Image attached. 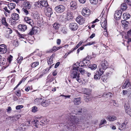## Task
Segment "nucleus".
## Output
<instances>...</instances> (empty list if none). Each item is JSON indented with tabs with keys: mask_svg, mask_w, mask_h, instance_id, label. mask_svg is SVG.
<instances>
[{
	"mask_svg": "<svg viewBox=\"0 0 131 131\" xmlns=\"http://www.w3.org/2000/svg\"><path fill=\"white\" fill-rule=\"evenodd\" d=\"M123 16L124 19L127 20L130 18V15L129 14L124 13L123 14Z\"/></svg>",
	"mask_w": 131,
	"mask_h": 131,
	"instance_id": "40",
	"label": "nucleus"
},
{
	"mask_svg": "<svg viewBox=\"0 0 131 131\" xmlns=\"http://www.w3.org/2000/svg\"><path fill=\"white\" fill-rule=\"evenodd\" d=\"M27 29V26L24 24H19L18 26V29L22 31H25Z\"/></svg>",
	"mask_w": 131,
	"mask_h": 131,
	"instance_id": "20",
	"label": "nucleus"
},
{
	"mask_svg": "<svg viewBox=\"0 0 131 131\" xmlns=\"http://www.w3.org/2000/svg\"><path fill=\"white\" fill-rule=\"evenodd\" d=\"M41 8L43 7H47L48 5V2L46 1H41Z\"/></svg>",
	"mask_w": 131,
	"mask_h": 131,
	"instance_id": "34",
	"label": "nucleus"
},
{
	"mask_svg": "<svg viewBox=\"0 0 131 131\" xmlns=\"http://www.w3.org/2000/svg\"><path fill=\"white\" fill-rule=\"evenodd\" d=\"M6 33L5 34V36L6 38H9L10 37L9 35L12 33L13 30L7 27H6Z\"/></svg>",
	"mask_w": 131,
	"mask_h": 131,
	"instance_id": "16",
	"label": "nucleus"
},
{
	"mask_svg": "<svg viewBox=\"0 0 131 131\" xmlns=\"http://www.w3.org/2000/svg\"><path fill=\"white\" fill-rule=\"evenodd\" d=\"M69 117L68 119V123L67 124V127L69 128L72 126H75L79 124L81 121V119L77 116H74L71 113L68 114Z\"/></svg>",
	"mask_w": 131,
	"mask_h": 131,
	"instance_id": "1",
	"label": "nucleus"
},
{
	"mask_svg": "<svg viewBox=\"0 0 131 131\" xmlns=\"http://www.w3.org/2000/svg\"><path fill=\"white\" fill-rule=\"evenodd\" d=\"M24 20L26 21V23L32 26L34 24V23L30 17L26 16L24 18Z\"/></svg>",
	"mask_w": 131,
	"mask_h": 131,
	"instance_id": "17",
	"label": "nucleus"
},
{
	"mask_svg": "<svg viewBox=\"0 0 131 131\" xmlns=\"http://www.w3.org/2000/svg\"><path fill=\"white\" fill-rule=\"evenodd\" d=\"M90 61L89 60L86 59V58H84L82 61H81L80 63L77 62L79 66L82 67H85L86 66L88 65L90 63Z\"/></svg>",
	"mask_w": 131,
	"mask_h": 131,
	"instance_id": "6",
	"label": "nucleus"
},
{
	"mask_svg": "<svg viewBox=\"0 0 131 131\" xmlns=\"http://www.w3.org/2000/svg\"><path fill=\"white\" fill-rule=\"evenodd\" d=\"M7 51L6 46L4 44L0 45V53L4 54Z\"/></svg>",
	"mask_w": 131,
	"mask_h": 131,
	"instance_id": "13",
	"label": "nucleus"
},
{
	"mask_svg": "<svg viewBox=\"0 0 131 131\" xmlns=\"http://www.w3.org/2000/svg\"><path fill=\"white\" fill-rule=\"evenodd\" d=\"M75 20L80 25L83 24L85 22V19L81 15L79 16L76 17Z\"/></svg>",
	"mask_w": 131,
	"mask_h": 131,
	"instance_id": "10",
	"label": "nucleus"
},
{
	"mask_svg": "<svg viewBox=\"0 0 131 131\" xmlns=\"http://www.w3.org/2000/svg\"><path fill=\"white\" fill-rule=\"evenodd\" d=\"M107 123V122L106 120L104 119H103L101 121L100 123V126H101L103 124H106Z\"/></svg>",
	"mask_w": 131,
	"mask_h": 131,
	"instance_id": "48",
	"label": "nucleus"
},
{
	"mask_svg": "<svg viewBox=\"0 0 131 131\" xmlns=\"http://www.w3.org/2000/svg\"><path fill=\"white\" fill-rule=\"evenodd\" d=\"M127 123V122L125 121L124 123H123L121 125H120V123H118L120 125L119 126L118 129L120 130H123L126 129V124Z\"/></svg>",
	"mask_w": 131,
	"mask_h": 131,
	"instance_id": "24",
	"label": "nucleus"
},
{
	"mask_svg": "<svg viewBox=\"0 0 131 131\" xmlns=\"http://www.w3.org/2000/svg\"><path fill=\"white\" fill-rule=\"evenodd\" d=\"M32 124H33V126L36 127V128L38 127V126L39 125V121L36 119L32 122Z\"/></svg>",
	"mask_w": 131,
	"mask_h": 131,
	"instance_id": "39",
	"label": "nucleus"
},
{
	"mask_svg": "<svg viewBox=\"0 0 131 131\" xmlns=\"http://www.w3.org/2000/svg\"><path fill=\"white\" fill-rule=\"evenodd\" d=\"M83 93L86 95L84 96V98H85V100L87 102L90 101L92 98L91 93L92 90L89 89L84 88L83 90Z\"/></svg>",
	"mask_w": 131,
	"mask_h": 131,
	"instance_id": "2",
	"label": "nucleus"
},
{
	"mask_svg": "<svg viewBox=\"0 0 131 131\" xmlns=\"http://www.w3.org/2000/svg\"><path fill=\"white\" fill-rule=\"evenodd\" d=\"M79 72L82 74H83L85 73H86L87 76L89 77L91 75L90 73L88 72L85 71V70L83 68H79Z\"/></svg>",
	"mask_w": 131,
	"mask_h": 131,
	"instance_id": "27",
	"label": "nucleus"
},
{
	"mask_svg": "<svg viewBox=\"0 0 131 131\" xmlns=\"http://www.w3.org/2000/svg\"><path fill=\"white\" fill-rule=\"evenodd\" d=\"M70 8L74 10L77 8V5L76 3L74 1H72L70 3Z\"/></svg>",
	"mask_w": 131,
	"mask_h": 131,
	"instance_id": "28",
	"label": "nucleus"
},
{
	"mask_svg": "<svg viewBox=\"0 0 131 131\" xmlns=\"http://www.w3.org/2000/svg\"><path fill=\"white\" fill-rule=\"evenodd\" d=\"M3 9L5 11L8 13L9 14L10 13V10H8V9L7 7H5L4 8H3Z\"/></svg>",
	"mask_w": 131,
	"mask_h": 131,
	"instance_id": "63",
	"label": "nucleus"
},
{
	"mask_svg": "<svg viewBox=\"0 0 131 131\" xmlns=\"http://www.w3.org/2000/svg\"><path fill=\"white\" fill-rule=\"evenodd\" d=\"M101 68H100L99 70L96 71L95 74L94 75V78L96 80H99L101 75L104 73L103 71Z\"/></svg>",
	"mask_w": 131,
	"mask_h": 131,
	"instance_id": "4",
	"label": "nucleus"
},
{
	"mask_svg": "<svg viewBox=\"0 0 131 131\" xmlns=\"http://www.w3.org/2000/svg\"><path fill=\"white\" fill-rule=\"evenodd\" d=\"M15 93L18 97H19L21 96V92L20 91V90H18L16 91L15 92Z\"/></svg>",
	"mask_w": 131,
	"mask_h": 131,
	"instance_id": "56",
	"label": "nucleus"
},
{
	"mask_svg": "<svg viewBox=\"0 0 131 131\" xmlns=\"http://www.w3.org/2000/svg\"><path fill=\"white\" fill-rule=\"evenodd\" d=\"M47 63L48 64L49 66H51V65L53 63V60L50 59H47Z\"/></svg>",
	"mask_w": 131,
	"mask_h": 131,
	"instance_id": "51",
	"label": "nucleus"
},
{
	"mask_svg": "<svg viewBox=\"0 0 131 131\" xmlns=\"http://www.w3.org/2000/svg\"><path fill=\"white\" fill-rule=\"evenodd\" d=\"M58 74L56 70H55L54 71L52 72V74L53 76H56Z\"/></svg>",
	"mask_w": 131,
	"mask_h": 131,
	"instance_id": "64",
	"label": "nucleus"
},
{
	"mask_svg": "<svg viewBox=\"0 0 131 131\" xmlns=\"http://www.w3.org/2000/svg\"><path fill=\"white\" fill-rule=\"evenodd\" d=\"M80 66H77V67H73V70L74 71H77L78 72L79 70V67Z\"/></svg>",
	"mask_w": 131,
	"mask_h": 131,
	"instance_id": "62",
	"label": "nucleus"
},
{
	"mask_svg": "<svg viewBox=\"0 0 131 131\" xmlns=\"http://www.w3.org/2000/svg\"><path fill=\"white\" fill-rule=\"evenodd\" d=\"M54 64H52L51 66H50L49 67L47 68L46 69H44L42 74L39 76L40 77H42L44 74H46L49 71L50 69L52 68V66Z\"/></svg>",
	"mask_w": 131,
	"mask_h": 131,
	"instance_id": "23",
	"label": "nucleus"
},
{
	"mask_svg": "<svg viewBox=\"0 0 131 131\" xmlns=\"http://www.w3.org/2000/svg\"><path fill=\"white\" fill-rule=\"evenodd\" d=\"M107 77L105 75L102 77L101 79L102 81L104 82H106L107 81Z\"/></svg>",
	"mask_w": 131,
	"mask_h": 131,
	"instance_id": "46",
	"label": "nucleus"
},
{
	"mask_svg": "<svg viewBox=\"0 0 131 131\" xmlns=\"http://www.w3.org/2000/svg\"><path fill=\"white\" fill-rule=\"evenodd\" d=\"M100 23H101V27L104 29V30H106L107 25V19L102 17L101 18Z\"/></svg>",
	"mask_w": 131,
	"mask_h": 131,
	"instance_id": "9",
	"label": "nucleus"
},
{
	"mask_svg": "<svg viewBox=\"0 0 131 131\" xmlns=\"http://www.w3.org/2000/svg\"><path fill=\"white\" fill-rule=\"evenodd\" d=\"M35 29L34 27H32L29 30V32L27 34L29 35L32 36L34 34Z\"/></svg>",
	"mask_w": 131,
	"mask_h": 131,
	"instance_id": "35",
	"label": "nucleus"
},
{
	"mask_svg": "<svg viewBox=\"0 0 131 131\" xmlns=\"http://www.w3.org/2000/svg\"><path fill=\"white\" fill-rule=\"evenodd\" d=\"M85 46H84V45L83 46L79 48L77 50V53L79 54L80 51L83 50L84 49Z\"/></svg>",
	"mask_w": 131,
	"mask_h": 131,
	"instance_id": "50",
	"label": "nucleus"
},
{
	"mask_svg": "<svg viewBox=\"0 0 131 131\" xmlns=\"http://www.w3.org/2000/svg\"><path fill=\"white\" fill-rule=\"evenodd\" d=\"M21 2L22 3V6L23 7L25 8L29 9L31 7V5L30 2L27 1H22Z\"/></svg>",
	"mask_w": 131,
	"mask_h": 131,
	"instance_id": "12",
	"label": "nucleus"
},
{
	"mask_svg": "<svg viewBox=\"0 0 131 131\" xmlns=\"http://www.w3.org/2000/svg\"><path fill=\"white\" fill-rule=\"evenodd\" d=\"M23 107V106L22 105H18L16 106V110H19Z\"/></svg>",
	"mask_w": 131,
	"mask_h": 131,
	"instance_id": "61",
	"label": "nucleus"
},
{
	"mask_svg": "<svg viewBox=\"0 0 131 131\" xmlns=\"http://www.w3.org/2000/svg\"><path fill=\"white\" fill-rule=\"evenodd\" d=\"M125 2L127 4L131 6V0H125Z\"/></svg>",
	"mask_w": 131,
	"mask_h": 131,
	"instance_id": "57",
	"label": "nucleus"
},
{
	"mask_svg": "<svg viewBox=\"0 0 131 131\" xmlns=\"http://www.w3.org/2000/svg\"><path fill=\"white\" fill-rule=\"evenodd\" d=\"M89 68H90L92 70H95L97 68V65L96 64H90L89 66Z\"/></svg>",
	"mask_w": 131,
	"mask_h": 131,
	"instance_id": "36",
	"label": "nucleus"
},
{
	"mask_svg": "<svg viewBox=\"0 0 131 131\" xmlns=\"http://www.w3.org/2000/svg\"><path fill=\"white\" fill-rule=\"evenodd\" d=\"M90 3L94 5L97 4L98 3V0H90Z\"/></svg>",
	"mask_w": 131,
	"mask_h": 131,
	"instance_id": "49",
	"label": "nucleus"
},
{
	"mask_svg": "<svg viewBox=\"0 0 131 131\" xmlns=\"http://www.w3.org/2000/svg\"><path fill=\"white\" fill-rule=\"evenodd\" d=\"M1 21V23L2 25L6 27H8L9 25L7 22L6 18L5 17H4L2 18Z\"/></svg>",
	"mask_w": 131,
	"mask_h": 131,
	"instance_id": "26",
	"label": "nucleus"
},
{
	"mask_svg": "<svg viewBox=\"0 0 131 131\" xmlns=\"http://www.w3.org/2000/svg\"><path fill=\"white\" fill-rule=\"evenodd\" d=\"M17 35L20 38H24L26 36V35L22 34H20L18 32H17Z\"/></svg>",
	"mask_w": 131,
	"mask_h": 131,
	"instance_id": "47",
	"label": "nucleus"
},
{
	"mask_svg": "<svg viewBox=\"0 0 131 131\" xmlns=\"http://www.w3.org/2000/svg\"><path fill=\"white\" fill-rule=\"evenodd\" d=\"M80 110H81L79 111L76 112V115H77V114H84V113L83 112V113H82L83 112L82 111V108H81V109H80Z\"/></svg>",
	"mask_w": 131,
	"mask_h": 131,
	"instance_id": "60",
	"label": "nucleus"
},
{
	"mask_svg": "<svg viewBox=\"0 0 131 131\" xmlns=\"http://www.w3.org/2000/svg\"><path fill=\"white\" fill-rule=\"evenodd\" d=\"M27 9L25 8H23L22 9L23 11L24 12V13L26 15H27L29 13Z\"/></svg>",
	"mask_w": 131,
	"mask_h": 131,
	"instance_id": "54",
	"label": "nucleus"
},
{
	"mask_svg": "<svg viewBox=\"0 0 131 131\" xmlns=\"http://www.w3.org/2000/svg\"><path fill=\"white\" fill-rule=\"evenodd\" d=\"M124 107L126 113L131 116V109L130 108L129 104L127 103V104L125 103Z\"/></svg>",
	"mask_w": 131,
	"mask_h": 131,
	"instance_id": "15",
	"label": "nucleus"
},
{
	"mask_svg": "<svg viewBox=\"0 0 131 131\" xmlns=\"http://www.w3.org/2000/svg\"><path fill=\"white\" fill-rule=\"evenodd\" d=\"M8 7L10 10H12L15 8L16 4L15 3H11L8 4Z\"/></svg>",
	"mask_w": 131,
	"mask_h": 131,
	"instance_id": "37",
	"label": "nucleus"
},
{
	"mask_svg": "<svg viewBox=\"0 0 131 131\" xmlns=\"http://www.w3.org/2000/svg\"><path fill=\"white\" fill-rule=\"evenodd\" d=\"M45 12V14L46 16L49 17H50L51 15L52 14V9L51 8L49 7H48L47 8Z\"/></svg>",
	"mask_w": 131,
	"mask_h": 131,
	"instance_id": "19",
	"label": "nucleus"
},
{
	"mask_svg": "<svg viewBox=\"0 0 131 131\" xmlns=\"http://www.w3.org/2000/svg\"><path fill=\"white\" fill-rule=\"evenodd\" d=\"M47 79L46 80V82L47 83H50L52 82L53 81L54 79H55V78L54 77L51 76L49 75L47 77Z\"/></svg>",
	"mask_w": 131,
	"mask_h": 131,
	"instance_id": "31",
	"label": "nucleus"
},
{
	"mask_svg": "<svg viewBox=\"0 0 131 131\" xmlns=\"http://www.w3.org/2000/svg\"><path fill=\"white\" fill-rule=\"evenodd\" d=\"M122 12L121 10H117L115 11L114 14V18L116 20H118L121 18Z\"/></svg>",
	"mask_w": 131,
	"mask_h": 131,
	"instance_id": "14",
	"label": "nucleus"
},
{
	"mask_svg": "<svg viewBox=\"0 0 131 131\" xmlns=\"http://www.w3.org/2000/svg\"><path fill=\"white\" fill-rule=\"evenodd\" d=\"M122 23L123 24L125 27H127L128 24V23L125 20H123L122 21Z\"/></svg>",
	"mask_w": 131,
	"mask_h": 131,
	"instance_id": "53",
	"label": "nucleus"
},
{
	"mask_svg": "<svg viewBox=\"0 0 131 131\" xmlns=\"http://www.w3.org/2000/svg\"><path fill=\"white\" fill-rule=\"evenodd\" d=\"M101 61L100 65L101 66V67L100 68L102 69L103 70L102 71L104 72L108 67V63L105 59L101 60Z\"/></svg>",
	"mask_w": 131,
	"mask_h": 131,
	"instance_id": "5",
	"label": "nucleus"
},
{
	"mask_svg": "<svg viewBox=\"0 0 131 131\" xmlns=\"http://www.w3.org/2000/svg\"><path fill=\"white\" fill-rule=\"evenodd\" d=\"M19 18V15L17 13H13L11 15V19L12 20H17Z\"/></svg>",
	"mask_w": 131,
	"mask_h": 131,
	"instance_id": "22",
	"label": "nucleus"
},
{
	"mask_svg": "<svg viewBox=\"0 0 131 131\" xmlns=\"http://www.w3.org/2000/svg\"><path fill=\"white\" fill-rule=\"evenodd\" d=\"M60 25L57 23H55L53 25V27L56 29H58L60 27Z\"/></svg>",
	"mask_w": 131,
	"mask_h": 131,
	"instance_id": "44",
	"label": "nucleus"
},
{
	"mask_svg": "<svg viewBox=\"0 0 131 131\" xmlns=\"http://www.w3.org/2000/svg\"><path fill=\"white\" fill-rule=\"evenodd\" d=\"M6 60L4 58H1L0 59V65H3L5 63Z\"/></svg>",
	"mask_w": 131,
	"mask_h": 131,
	"instance_id": "42",
	"label": "nucleus"
},
{
	"mask_svg": "<svg viewBox=\"0 0 131 131\" xmlns=\"http://www.w3.org/2000/svg\"><path fill=\"white\" fill-rule=\"evenodd\" d=\"M23 60V57H20V59H19V58H18L17 59V63H20L21 62V61Z\"/></svg>",
	"mask_w": 131,
	"mask_h": 131,
	"instance_id": "58",
	"label": "nucleus"
},
{
	"mask_svg": "<svg viewBox=\"0 0 131 131\" xmlns=\"http://www.w3.org/2000/svg\"><path fill=\"white\" fill-rule=\"evenodd\" d=\"M58 50L57 47L55 46H53L52 49H50L47 51V53H52L55 52Z\"/></svg>",
	"mask_w": 131,
	"mask_h": 131,
	"instance_id": "33",
	"label": "nucleus"
},
{
	"mask_svg": "<svg viewBox=\"0 0 131 131\" xmlns=\"http://www.w3.org/2000/svg\"><path fill=\"white\" fill-rule=\"evenodd\" d=\"M106 118L109 121H113L116 120L117 118L114 116H110L107 117Z\"/></svg>",
	"mask_w": 131,
	"mask_h": 131,
	"instance_id": "32",
	"label": "nucleus"
},
{
	"mask_svg": "<svg viewBox=\"0 0 131 131\" xmlns=\"http://www.w3.org/2000/svg\"><path fill=\"white\" fill-rule=\"evenodd\" d=\"M50 103V101L48 100H46L43 99L41 103V105L43 107H46L49 105Z\"/></svg>",
	"mask_w": 131,
	"mask_h": 131,
	"instance_id": "29",
	"label": "nucleus"
},
{
	"mask_svg": "<svg viewBox=\"0 0 131 131\" xmlns=\"http://www.w3.org/2000/svg\"><path fill=\"white\" fill-rule=\"evenodd\" d=\"M35 5L36 6L38 7L41 8V1L40 2L39 1L35 2Z\"/></svg>",
	"mask_w": 131,
	"mask_h": 131,
	"instance_id": "43",
	"label": "nucleus"
},
{
	"mask_svg": "<svg viewBox=\"0 0 131 131\" xmlns=\"http://www.w3.org/2000/svg\"><path fill=\"white\" fill-rule=\"evenodd\" d=\"M69 28L72 31H74L77 30L78 28V25L76 23H71L69 24Z\"/></svg>",
	"mask_w": 131,
	"mask_h": 131,
	"instance_id": "11",
	"label": "nucleus"
},
{
	"mask_svg": "<svg viewBox=\"0 0 131 131\" xmlns=\"http://www.w3.org/2000/svg\"><path fill=\"white\" fill-rule=\"evenodd\" d=\"M83 43V41H80L78 44L74 48L75 49H76L78 48H79L80 46H81Z\"/></svg>",
	"mask_w": 131,
	"mask_h": 131,
	"instance_id": "55",
	"label": "nucleus"
},
{
	"mask_svg": "<svg viewBox=\"0 0 131 131\" xmlns=\"http://www.w3.org/2000/svg\"><path fill=\"white\" fill-rule=\"evenodd\" d=\"M38 111V108L36 106H34L32 108V112H33L35 113L37 112Z\"/></svg>",
	"mask_w": 131,
	"mask_h": 131,
	"instance_id": "52",
	"label": "nucleus"
},
{
	"mask_svg": "<svg viewBox=\"0 0 131 131\" xmlns=\"http://www.w3.org/2000/svg\"><path fill=\"white\" fill-rule=\"evenodd\" d=\"M66 17L68 20L72 19L73 17V13L69 10L67 11Z\"/></svg>",
	"mask_w": 131,
	"mask_h": 131,
	"instance_id": "25",
	"label": "nucleus"
},
{
	"mask_svg": "<svg viewBox=\"0 0 131 131\" xmlns=\"http://www.w3.org/2000/svg\"><path fill=\"white\" fill-rule=\"evenodd\" d=\"M71 77L72 79L76 78L77 80L79 83L82 82V79L80 78V73L77 71H73L70 74Z\"/></svg>",
	"mask_w": 131,
	"mask_h": 131,
	"instance_id": "3",
	"label": "nucleus"
},
{
	"mask_svg": "<svg viewBox=\"0 0 131 131\" xmlns=\"http://www.w3.org/2000/svg\"><path fill=\"white\" fill-rule=\"evenodd\" d=\"M130 85V83L129 82V79H127L123 85L122 88L123 89H124L127 87H129Z\"/></svg>",
	"mask_w": 131,
	"mask_h": 131,
	"instance_id": "21",
	"label": "nucleus"
},
{
	"mask_svg": "<svg viewBox=\"0 0 131 131\" xmlns=\"http://www.w3.org/2000/svg\"><path fill=\"white\" fill-rule=\"evenodd\" d=\"M13 57L12 55H10L7 58V61H8L9 63H10L13 60Z\"/></svg>",
	"mask_w": 131,
	"mask_h": 131,
	"instance_id": "45",
	"label": "nucleus"
},
{
	"mask_svg": "<svg viewBox=\"0 0 131 131\" xmlns=\"http://www.w3.org/2000/svg\"><path fill=\"white\" fill-rule=\"evenodd\" d=\"M82 14L83 16L87 17L90 15L91 11L88 8L84 7L82 10Z\"/></svg>",
	"mask_w": 131,
	"mask_h": 131,
	"instance_id": "8",
	"label": "nucleus"
},
{
	"mask_svg": "<svg viewBox=\"0 0 131 131\" xmlns=\"http://www.w3.org/2000/svg\"><path fill=\"white\" fill-rule=\"evenodd\" d=\"M43 101V99L41 98L40 99L37 98L36 99L34 100L35 103L37 105H39L41 104Z\"/></svg>",
	"mask_w": 131,
	"mask_h": 131,
	"instance_id": "30",
	"label": "nucleus"
},
{
	"mask_svg": "<svg viewBox=\"0 0 131 131\" xmlns=\"http://www.w3.org/2000/svg\"><path fill=\"white\" fill-rule=\"evenodd\" d=\"M95 43V42L94 41H91L88 42L86 44L84 45V46H85L88 45H92V44Z\"/></svg>",
	"mask_w": 131,
	"mask_h": 131,
	"instance_id": "59",
	"label": "nucleus"
},
{
	"mask_svg": "<svg viewBox=\"0 0 131 131\" xmlns=\"http://www.w3.org/2000/svg\"><path fill=\"white\" fill-rule=\"evenodd\" d=\"M73 101L75 105H79L81 102V98L80 97L74 98L73 99Z\"/></svg>",
	"mask_w": 131,
	"mask_h": 131,
	"instance_id": "18",
	"label": "nucleus"
},
{
	"mask_svg": "<svg viewBox=\"0 0 131 131\" xmlns=\"http://www.w3.org/2000/svg\"><path fill=\"white\" fill-rule=\"evenodd\" d=\"M39 64V62L38 61L33 62L31 64L30 66L32 68H34L37 66Z\"/></svg>",
	"mask_w": 131,
	"mask_h": 131,
	"instance_id": "38",
	"label": "nucleus"
},
{
	"mask_svg": "<svg viewBox=\"0 0 131 131\" xmlns=\"http://www.w3.org/2000/svg\"><path fill=\"white\" fill-rule=\"evenodd\" d=\"M127 6L125 3H124L121 4V9L123 10H126L127 8Z\"/></svg>",
	"mask_w": 131,
	"mask_h": 131,
	"instance_id": "41",
	"label": "nucleus"
},
{
	"mask_svg": "<svg viewBox=\"0 0 131 131\" xmlns=\"http://www.w3.org/2000/svg\"><path fill=\"white\" fill-rule=\"evenodd\" d=\"M65 9V7L62 5H59L56 7L54 8V10L56 12L59 13L63 12Z\"/></svg>",
	"mask_w": 131,
	"mask_h": 131,
	"instance_id": "7",
	"label": "nucleus"
}]
</instances>
